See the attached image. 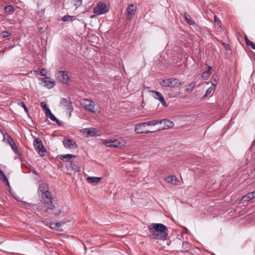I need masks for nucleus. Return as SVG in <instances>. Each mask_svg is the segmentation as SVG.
Here are the masks:
<instances>
[{"label": "nucleus", "instance_id": "1", "mask_svg": "<svg viewBox=\"0 0 255 255\" xmlns=\"http://www.w3.org/2000/svg\"><path fill=\"white\" fill-rule=\"evenodd\" d=\"M38 194L41 197V202L37 204H28L26 208L31 209L37 215L47 216L52 213L56 208L58 204L56 201L53 200L47 184L41 182L39 184Z\"/></svg>", "mask_w": 255, "mask_h": 255}, {"label": "nucleus", "instance_id": "2", "mask_svg": "<svg viewBox=\"0 0 255 255\" xmlns=\"http://www.w3.org/2000/svg\"><path fill=\"white\" fill-rule=\"evenodd\" d=\"M148 230L152 239L164 240L168 236V234L165 232L167 228L162 224H152L148 227Z\"/></svg>", "mask_w": 255, "mask_h": 255}, {"label": "nucleus", "instance_id": "3", "mask_svg": "<svg viewBox=\"0 0 255 255\" xmlns=\"http://www.w3.org/2000/svg\"><path fill=\"white\" fill-rule=\"evenodd\" d=\"M109 8L104 2L100 1L98 2L97 5L94 8V12L97 15H101L108 12Z\"/></svg>", "mask_w": 255, "mask_h": 255}, {"label": "nucleus", "instance_id": "4", "mask_svg": "<svg viewBox=\"0 0 255 255\" xmlns=\"http://www.w3.org/2000/svg\"><path fill=\"white\" fill-rule=\"evenodd\" d=\"M83 105L85 109L89 112L96 113L98 111L97 106L94 101L91 100L84 99L83 100Z\"/></svg>", "mask_w": 255, "mask_h": 255}, {"label": "nucleus", "instance_id": "5", "mask_svg": "<svg viewBox=\"0 0 255 255\" xmlns=\"http://www.w3.org/2000/svg\"><path fill=\"white\" fill-rule=\"evenodd\" d=\"M146 125L145 122L138 123L135 125L134 132L137 134H144L154 132V131H151L146 129Z\"/></svg>", "mask_w": 255, "mask_h": 255}, {"label": "nucleus", "instance_id": "6", "mask_svg": "<svg viewBox=\"0 0 255 255\" xmlns=\"http://www.w3.org/2000/svg\"><path fill=\"white\" fill-rule=\"evenodd\" d=\"M33 145L35 150L41 156H44L45 155L46 150L40 139L35 138L33 142Z\"/></svg>", "mask_w": 255, "mask_h": 255}, {"label": "nucleus", "instance_id": "7", "mask_svg": "<svg viewBox=\"0 0 255 255\" xmlns=\"http://www.w3.org/2000/svg\"><path fill=\"white\" fill-rule=\"evenodd\" d=\"M60 106L65 108L70 113L73 110L72 103L69 97L62 98L60 101Z\"/></svg>", "mask_w": 255, "mask_h": 255}, {"label": "nucleus", "instance_id": "8", "mask_svg": "<svg viewBox=\"0 0 255 255\" xmlns=\"http://www.w3.org/2000/svg\"><path fill=\"white\" fill-rule=\"evenodd\" d=\"M56 76L58 80L63 84H68L69 77L66 72L63 71H59L56 73Z\"/></svg>", "mask_w": 255, "mask_h": 255}, {"label": "nucleus", "instance_id": "9", "mask_svg": "<svg viewBox=\"0 0 255 255\" xmlns=\"http://www.w3.org/2000/svg\"><path fill=\"white\" fill-rule=\"evenodd\" d=\"M63 142L64 146L66 148L70 149H75L78 146L75 141L68 138H65Z\"/></svg>", "mask_w": 255, "mask_h": 255}, {"label": "nucleus", "instance_id": "10", "mask_svg": "<svg viewBox=\"0 0 255 255\" xmlns=\"http://www.w3.org/2000/svg\"><path fill=\"white\" fill-rule=\"evenodd\" d=\"M150 92L152 93V96L157 100H159L161 102V104L164 106L167 107V105L164 100L163 96L159 92L154 90L150 91Z\"/></svg>", "mask_w": 255, "mask_h": 255}, {"label": "nucleus", "instance_id": "11", "mask_svg": "<svg viewBox=\"0 0 255 255\" xmlns=\"http://www.w3.org/2000/svg\"><path fill=\"white\" fill-rule=\"evenodd\" d=\"M160 121H161V124H163L164 126L159 128L157 129V131L162 130L164 129L172 128L174 126L173 123L169 120H167L166 119H163L160 120Z\"/></svg>", "mask_w": 255, "mask_h": 255}, {"label": "nucleus", "instance_id": "12", "mask_svg": "<svg viewBox=\"0 0 255 255\" xmlns=\"http://www.w3.org/2000/svg\"><path fill=\"white\" fill-rule=\"evenodd\" d=\"M41 82L44 83V86L48 89L52 88L55 85V82L50 79L49 77H45L39 79Z\"/></svg>", "mask_w": 255, "mask_h": 255}, {"label": "nucleus", "instance_id": "13", "mask_svg": "<svg viewBox=\"0 0 255 255\" xmlns=\"http://www.w3.org/2000/svg\"><path fill=\"white\" fill-rule=\"evenodd\" d=\"M169 87L171 88L178 87L184 84V82L175 78H169Z\"/></svg>", "mask_w": 255, "mask_h": 255}, {"label": "nucleus", "instance_id": "14", "mask_svg": "<svg viewBox=\"0 0 255 255\" xmlns=\"http://www.w3.org/2000/svg\"><path fill=\"white\" fill-rule=\"evenodd\" d=\"M135 10L136 7L133 4H131L129 5H128L127 8L126 18L127 19H130L131 18V16L135 13Z\"/></svg>", "mask_w": 255, "mask_h": 255}, {"label": "nucleus", "instance_id": "15", "mask_svg": "<svg viewBox=\"0 0 255 255\" xmlns=\"http://www.w3.org/2000/svg\"><path fill=\"white\" fill-rule=\"evenodd\" d=\"M84 133H86L88 136H97L96 129L93 128H85L82 129Z\"/></svg>", "mask_w": 255, "mask_h": 255}, {"label": "nucleus", "instance_id": "16", "mask_svg": "<svg viewBox=\"0 0 255 255\" xmlns=\"http://www.w3.org/2000/svg\"><path fill=\"white\" fill-rule=\"evenodd\" d=\"M60 159L64 161L67 162L72 158H75L76 155L72 154H62L59 156Z\"/></svg>", "mask_w": 255, "mask_h": 255}, {"label": "nucleus", "instance_id": "17", "mask_svg": "<svg viewBox=\"0 0 255 255\" xmlns=\"http://www.w3.org/2000/svg\"><path fill=\"white\" fill-rule=\"evenodd\" d=\"M165 180L168 183H170L174 185L178 184V182H179L175 176H168L165 179Z\"/></svg>", "mask_w": 255, "mask_h": 255}, {"label": "nucleus", "instance_id": "18", "mask_svg": "<svg viewBox=\"0 0 255 255\" xmlns=\"http://www.w3.org/2000/svg\"><path fill=\"white\" fill-rule=\"evenodd\" d=\"M113 147H121L125 145V142L123 139L113 140Z\"/></svg>", "mask_w": 255, "mask_h": 255}, {"label": "nucleus", "instance_id": "19", "mask_svg": "<svg viewBox=\"0 0 255 255\" xmlns=\"http://www.w3.org/2000/svg\"><path fill=\"white\" fill-rule=\"evenodd\" d=\"M255 198V192H251L244 196L242 200L246 201H249Z\"/></svg>", "mask_w": 255, "mask_h": 255}, {"label": "nucleus", "instance_id": "20", "mask_svg": "<svg viewBox=\"0 0 255 255\" xmlns=\"http://www.w3.org/2000/svg\"><path fill=\"white\" fill-rule=\"evenodd\" d=\"M61 226V224L59 222H52L50 224V228L54 230L60 231L61 229H60Z\"/></svg>", "mask_w": 255, "mask_h": 255}, {"label": "nucleus", "instance_id": "21", "mask_svg": "<svg viewBox=\"0 0 255 255\" xmlns=\"http://www.w3.org/2000/svg\"><path fill=\"white\" fill-rule=\"evenodd\" d=\"M101 180H102L101 177L89 176L87 178V180L88 182L90 183H97Z\"/></svg>", "mask_w": 255, "mask_h": 255}, {"label": "nucleus", "instance_id": "22", "mask_svg": "<svg viewBox=\"0 0 255 255\" xmlns=\"http://www.w3.org/2000/svg\"><path fill=\"white\" fill-rule=\"evenodd\" d=\"M70 166L73 171L75 172H79L81 171L80 167L78 165L76 162L71 161L70 163Z\"/></svg>", "mask_w": 255, "mask_h": 255}, {"label": "nucleus", "instance_id": "23", "mask_svg": "<svg viewBox=\"0 0 255 255\" xmlns=\"http://www.w3.org/2000/svg\"><path fill=\"white\" fill-rule=\"evenodd\" d=\"M161 121L160 120H152L147 122H145L147 126H155L157 124H161Z\"/></svg>", "mask_w": 255, "mask_h": 255}, {"label": "nucleus", "instance_id": "24", "mask_svg": "<svg viewBox=\"0 0 255 255\" xmlns=\"http://www.w3.org/2000/svg\"><path fill=\"white\" fill-rule=\"evenodd\" d=\"M0 180L3 181L4 183H5L8 186H9V184L8 182V180L7 178L5 176L3 172L0 169Z\"/></svg>", "mask_w": 255, "mask_h": 255}, {"label": "nucleus", "instance_id": "25", "mask_svg": "<svg viewBox=\"0 0 255 255\" xmlns=\"http://www.w3.org/2000/svg\"><path fill=\"white\" fill-rule=\"evenodd\" d=\"M76 17L75 16H71L69 15H66L62 17L61 20L64 21L66 22L67 21H73L76 19Z\"/></svg>", "mask_w": 255, "mask_h": 255}, {"label": "nucleus", "instance_id": "26", "mask_svg": "<svg viewBox=\"0 0 255 255\" xmlns=\"http://www.w3.org/2000/svg\"><path fill=\"white\" fill-rule=\"evenodd\" d=\"M184 17L188 22V23L190 25H193L195 24V22L193 19L191 18V16L189 14L185 13Z\"/></svg>", "mask_w": 255, "mask_h": 255}, {"label": "nucleus", "instance_id": "27", "mask_svg": "<svg viewBox=\"0 0 255 255\" xmlns=\"http://www.w3.org/2000/svg\"><path fill=\"white\" fill-rule=\"evenodd\" d=\"M10 145L15 154H17L19 157L20 156L21 154L17 150V147L15 143L14 142H12L11 144H10Z\"/></svg>", "mask_w": 255, "mask_h": 255}, {"label": "nucleus", "instance_id": "28", "mask_svg": "<svg viewBox=\"0 0 255 255\" xmlns=\"http://www.w3.org/2000/svg\"><path fill=\"white\" fill-rule=\"evenodd\" d=\"M47 117L50 118L51 121L53 122H56L58 126L61 125V122L58 120L52 113L50 114Z\"/></svg>", "mask_w": 255, "mask_h": 255}, {"label": "nucleus", "instance_id": "29", "mask_svg": "<svg viewBox=\"0 0 255 255\" xmlns=\"http://www.w3.org/2000/svg\"><path fill=\"white\" fill-rule=\"evenodd\" d=\"M195 87V82H192L188 86V88L186 89V91L188 92H191L193 91Z\"/></svg>", "mask_w": 255, "mask_h": 255}, {"label": "nucleus", "instance_id": "30", "mask_svg": "<svg viewBox=\"0 0 255 255\" xmlns=\"http://www.w3.org/2000/svg\"><path fill=\"white\" fill-rule=\"evenodd\" d=\"M102 143L107 147H113V140H103Z\"/></svg>", "mask_w": 255, "mask_h": 255}, {"label": "nucleus", "instance_id": "31", "mask_svg": "<svg viewBox=\"0 0 255 255\" xmlns=\"http://www.w3.org/2000/svg\"><path fill=\"white\" fill-rule=\"evenodd\" d=\"M4 10L6 12H11L14 11V8L11 5H7L5 6Z\"/></svg>", "mask_w": 255, "mask_h": 255}, {"label": "nucleus", "instance_id": "32", "mask_svg": "<svg viewBox=\"0 0 255 255\" xmlns=\"http://www.w3.org/2000/svg\"><path fill=\"white\" fill-rule=\"evenodd\" d=\"M169 78L168 79H164V80H163L161 83H160V84L163 86H165V87H169Z\"/></svg>", "mask_w": 255, "mask_h": 255}, {"label": "nucleus", "instance_id": "33", "mask_svg": "<svg viewBox=\"0 0 255 255\" xmlns=\"http://www.w3.org/2000/svg\"><path fill=\"white\" fill-rule=\"evenodd\" d=\"M214 22H215V26L216 27H221L220 21L217 19L216 15H214Z\"/></svg>", "mask_w": 255, "mask_h": 255}, {"label": "nucleus", "instance_id": "34", "mask_svg": "<svg viewBox=\"0 0 255 255\" xmlns=\"http://www.w3.org/2000/svg\"><path fill=\"white\" fill-rule=\"evenodd\" d=\"M37 74L42 76H45L46 75V72L45 70V69H38L36 71H35Z\"/></svg>", "mask_w": 255, "mask_h": 255}, {"label": "nucleus", "instance_id": "35", "mask_svg": "<svg viewBox=\"0 0 255 255\" xmlns=\"http://www.w3.org/2000/svg\"><path fill=\"white\" fill-rule=\"evenodd\" d=\"M0 35L3 38H6L10 36L11 33H9L8 31H4L1 32Z\"/></svg>", "mask_w": 255, "mask_h": 255}, {"label": "nucleus", "instance_id": "36", "mask_svg": "<svg viewBox=\"0 0 255 255\" xmlns=\"http://www.w3.org/2000/svg\"><path fill=\"white\" fill-rule=\"evenodd\" d=\"M210 69H211V68L209 67V69L208 70L204 71L202 74V77L206 78V77H208L210 74Z\"/></svg>", "mask_w": 255, "mask_h": 255}, {"label": "nucleus", "instance_id": "37", "mask_svg": "<svg viewBox=\"0 0 255 255\" xmlns=\"http://www.w3.org/2000/svg\"><path fill=\"white\" fill-rule=\"evenodd\" d=\"M6 136L7 137V142L10 144H11L12 142H13L14 141H13L12 139L11 138V137H10L7 134H5L3 135V138L4 139H5L6 138Z\"/></svg>", "mask_w": 255, "mask_h": 255}, {"label": "nucleus", "instance_id": "38", "mask_svg": "<svg viewBox=\"0 0 255 255\" xmlns=\"http://www.w3.org/2000/svg\"><path fill=\"white\" fill-rule=\"evenodd\" d=\"M74 1V5L76 7L80 6L82 3V0H73Z\"/></svg>", "mask_w": 255, "mask_h": 255}, {"label": "nucleus", "instance_id": "39", "mask_svg": "<svg viewBox=\"0 0 255 255\" xmlns=\"http://www.w3.org/2000/svg\"><path fill=\"white\" fill-rule=\"evenodd\" d=\"M213 89L212 87L209 88L206 92V94L203 96V98L207 97L212 92H213Z\"/></svg>", "mask_w": 255, "mask_h": 255}, {"label": "nucleus", "instance_id": "40", "mask_svg": "<svg viewBox=\"0 0 255 255\" xmlns=\"http://www.w3.org/2000/svg\"><path fill=\"white\" fill-rule=\"evenodd\" d=\"M245 42L248 46H250L252 47L253 46V45L254 44V43H253L252 41H251L246 36H245Z\"/></svg>", "mask_w": 255, "mask_h": 255}, {"label": "nucleus", "instance_id": "41", "mask_svg": "<svg viewBox=\"0 0 255 255\" xmlns=\"http://www.w3.org/2000/svg\"><path fill=\"white\" fill-rule=\"evenodd\" d=\"M18 105L19 106L22 107L24 109V110L25 112H26L27 113L28 112L27 107L25 106V105L24 104V103L23 102H20L18 103Z\"/></svg>", "mask_w": 255, "mask_h": 255}, {"label": "nucleus", "instance_id": "42", "mask_svg": "<svg viewBox=\"0 0 255 255\" xmlns=\"http://www.w3.org/2000/svg\"><path fill=\"white\" fill-rule=\"evenodd\" d=\"M40 106L44 110H46L48 108L47 105L44 102H41L40 103Z\"/></svg>", "mask_w": 255, "mask_h": 255}, {"label": "nucleus", "instance_id": "43", "mask_svg": "<svg viewBox=\"0 0 255 255\" xmlns=\"http://www.w3.org/2000/svg\"><path fill=\"white\" fill-rule=\"evenodd\" d=\"M44 111H45V115L46 117H48L50 114H51L52 113L49 108H48Z\"/></svg>", "mask_w": 255, "mask_h": 255}, {"label": "nucleus", "instance_id": "44", "mask_svg": "<svg viewBox=\"0 0 255 255\" xmlns=\"http://www.w3.org/2000/svg\"><path fill=\"white\" fill-rule=\"evenodd\" d=\"M61 213V209H58L57 211H55L54 214L55 215H58L59 214H60V213Z\"/></svg>", "mask_w": 255, "mask_h": 255}, {"label": "nucleus", "instance_id": "45", "mask_svg": "<svg viewBox=\"0 0 255 255\" xmlns=\"http://www.w3.org/2000/svg\"><path fill=\"white\" fill-rule=\"evenodd\" d=\"M252 48L255 50V44L253 45V46L252 47Z\"/></svg>", "mask_w": 255, "mask_h": 255}]
</instances>
